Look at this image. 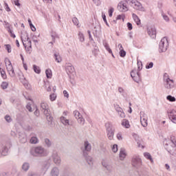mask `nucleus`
<instances>
[{
	"mask_svg": "<svg viewBox=\"0 0 176 176\" xmlns=\"http://www.w3.org/2000/svg\"><path fill=\"white\" fill-rule=\"evenodd\" d=\"M165 148L168 152L173 155V156H175L176 155V139L175 137H170V140H165L164 142Z\"/></svg>",
	"mask_w": 176,
	"mask_h": 176,
	"instance_id": "1",
	"label": "nucleus"
},
{
	"mask_svg": "<svg viewBox=\"0 0 176 176\" xmlns=\"http://www.w3.org/2000/svg\"><path fill=\"white\" fill-rule=\"evenodd\" d=\"M30 153L32 156H35L36 157H45V156L49 155L47 150L42 146L35 147L31 150Z\"/></svg>",
	"mask_w": 176,
	"mask_h": 176,
	"instance_id": "2",
	"label": "nucleus"
},
{
	"mask_svg": "<svg viewBox=\"0 0 176 176\" xmlns=\"http://www.w3.org/2000/svg\"><path fill=\"white\" fill-rule=\"evenodd\" d=\"M125 2L132 6L135 10H139V12H145V8L142 6V4L138 0H125Z\"/></svg>",
	"mask_w": 176,
	"mask_h": 176,
	"instance_id": "3",
	"label": "nucleus"
},
{
	"mask_svg": "<svg viewBox=\"0 0 176 176\" xmlns=\"http://www.w3.org/2000/svg\"><path fill=\"white\" fill-rule=\"evenodd\" d=\"M106 129V133L109 140H113V135H115V128L111 122H107L104 124Z\"/></svg>",
	"mask_w": 176,
	"mask_h": 176,
	"instance_id": "4",
	"label": "nucleus"
},
{
	"mask_svg": "<svg viewBox=\"0 0 176 176\" xmlns=\"http://www.w3.org/2000/svg\"><path fill=\"white\" fill-rule=\"evenodd\" d=\"M164 82L166 89H173L174 87V80L170 79V76L167 73L164 74Z\"/></svg>",
	"mask_w": 176,
	"mask_h": 176,
	"instance_id": "5",
	"label": "nucleus"
},
{
	"mask_svg": "<svg viewBox=\"0 0 176 176\" xmlns=\"http://www.w3.org/2000/svg\"><path fill=\"white\" fill-rule=\"evenodd\" d=\"M5 63H6L7 71L8 72V75H10L11 78H14L16 76V73L14 72V69H13L12 63L8 58H6Z\"/></svg>",
	"mask_w": 176,
	"mask_h": 176,
	"instance_id": "6",
	"label": "nucleus"
},
{
	"mask_svg": "<svg viewBox=\"0 0 176 176\" xmlns=\"http://www.w3.org/2000/svg\"><path fill=\"white\" fill-rule=\"evenodd\" d=\"M41 109L43 112L44 115L49 118L50 120H52V118L50 116V110L49 109V104L46 102H41Z\"/></svg>",
	"mask_w": 176,
	"mask_h": 176,
	"instance_id": "7",
	"label": "nucleus"
},
{
	"mask_svg": "<svg viewBox=\"0 0 176 176\" xmlns=\"http://www.w3.org/2000/svg\"><path fill=\"white\" fill-rule=\"evenodd\" d=\"M131 164L135 168H140L142 166V160L140 158V156L135 155L132 157Z\"/></svg>",
	"mask_w": 176,
	"mask_h": 176,
	"instance_id": "8",
	"label": "nucleus"
},
{
	"mask_svg": "<svg viewBox=\"0 0 176 176\" xmlns=\"http://www.w3.org/2000/svg\"><path fill=\"white\" fill-rule=\"evenodd\" d=\"M159 47L161 53L166 52L167 47H168V40H167V38L164 37L161 39Z\"/></svg>",
	"mask_w": 176,
	"mask_h": 176,
	"instance_id": "9",
	"label": "nucleus"
},
{
	"mask_svg": "<svg viewBox=\"0 0 176 176\" xmlns=\"http://www.w3.org/2000/svg\"><path fill=\"white\" fill-rule=\"evenodd\" d=\"M102 166L104 168L107 173H112L113 170V166L112 164H111V162H109V160L107 159H103L102 160Z\"/></svg>",
	"mask_w": 176,
	"mask_h": 176,
	"instance_id": "10",
	"label": "nucleus"
},
{
	"mask_svg": "<svg viewBox=\"0 0 176 176\" xmlns=\"http://www.w3.org/2000/svg\"><path fill=\"white\" fill-rule=\"evenodd\" d=\"M140 122L143 127L148 126V116L144 111L140 112Z\"/></svg>",
	"mask_w": 176,
	"mask_h": 176,
	"instance_id": "11",
	"label": "nucleus"
},
{
	"mask_svg": "<svg viewBox=\"0 0 176 176\" xmlns=\"http://www.w3.org/2000/svg\"><path fill=\"white\" fill-rule=\"evenodd\" d=\"M52 160L56 166L61 164V157L58 155V152L54 151L52 155Z\"/></svg>",
	"mask_w": 176,
	"mask_h": 176,
	"instance_id": "12",
	"label": "nucleus"
},
{
	"mask_svg": "<svg viewBox=\"0 0 176 176\" xmlns=\"http://www.w3.org/2000/svg\"><path fill=\"white\" fill-rule=\"evenodd\" d=\"M65 69L67 75H72V74L75 72V67H74L72 63H67L65 65Z\"/></svg>",
	"mask_w": 176,
	"mask_h": 176,
	"instance_id": "13",
	"label": "nucleus"
},
{
	"mask_svg": "<svg viewBox=\"0 0 176 176\" xmlns=\"http://www.w3.org/2000/svg\"><path fill=\"white\" fill-rule=\"evenodd\" d=\"M8 153H9V148H8L6 144H0V154L1 156H8Z\"/></svg>",
	"mask_w": 176,
	"mask_h": 176,
	"instance_id": "14",
	"label": "nucleus"
},
{
	"mask_svg": "<svg viewBox=\"0 0 176 176\" xmlns=\"http://www.w3.org/2000/svg\"><path fill=\"white\" fill-rule=\"evenodd\" d=\"M81 149L83 152L84 156H86V155H87V153L86 152H90V151H91V144H90L89 142L86 141L84 143V146L82 147Z\"/></svg>",
	"mask_w": 176,
	"mask_h": 176,
	"instance_id": "15",
	"label": "nucleus"
},
{
	"mask_svg": "<svg viewBox=\"0 0 176 176\" xmlns=\"http://www.w3.org/2000/svg\"><path fill=\"white\" fill-rule=\"evenodd\" d=\"M147 33L149 35V36H151V38H156V28H155V27H147Z\"/></svg>",
	"mask_w": 176,
	"mask_h": 176,
	"instance_id": "16",
	"label": "nucleus"
},
{
	"mask_svg": "<svg viewBox=\"0 0 176 176\" xmlns=\"http://www.w3.org/2000/svg\"><path fill=\"white\" fill-rule=\"evenodd\" d=\"M21 41L25 49H27L28 46H32L31 40L30 39V37L28 36V35H27L25 38L24 37H21Z\"/></svg>",
	"mask_w": 176,
	"mask_h": 176,
	"instance_id": "17",
	"label": "nucleus"
},
{
	"mask_svg": "<svg viewBox=\"0 0 176 176\" xmlns=\"http://www.w3.org/2000/svg\"><path fill=\"white\" fill-rule=\"evenodd\" d=\"M168 118L173 123L176 124V110H170L168 112Z\"/></svg>",
	"mask_w": 176,
	"mask_h": 176,
	"instance_id": "18",
	"label": "nucleus"
},
{
	"mask_svg": "<svg viewBox=\"0 0 176 176\" xmlns=\"http://www.w3.org/2000/svg\"><path fill=\"white\" fill-rule=\"evenodd\" d=\"M118 9L120 12H127L129 10V7H127L126 3L121 1L118 5Z\"/></svg>",
	"mask_w": 176,
	"mask_h": 176,
	"instance_id": "19",
	"label": "nucleus"
},
{
	"mask_svg": "<svg viewBox=\"0 0 176 176\" xmlns=\"http://www.w3.org/2000/svg\"><path fill=\"white\" fill-rule=\"evenodd\" d=\"M116 111L118 113L119 118H121V119H124V118H126V113H124L123 109L119 107V105L116 107Z\"/></svg>",
	"mask_w": 176,
	"mask_h": 176,
	"instance_id": "20",
	"label": "nucleus"
},
{
	"mask_svg": "<svg viewBox=\"0 0 176 176\" xmlns=\"http://www.w3.org/2000/svg\"><path fill=\"white\" fill-rule=\"evenodd\" d=\"M50 166H52V160H48L45 162L44 168L43 169H41L40 171H41V173H45V174H46V171H47V170L50 168Z\"/></svg>",
	"mask_w": 176,
	"mask_h": 176,
	"instance_id": "21",
	"label": "nucleus"
},
{
	"mask_svg": "<svg viewBox=\"0 0 176 176\" xmlns=\"http://www.w3.org/2000/svg\"><path fill=\"white\" fill-rule=\"evenodd\" d=\"M93 34L94 36L98 38V36L101 35V26H100L99 25L95 26L93 29Z\"/></svg>",
	"mask_w": 176,
	"mask_h": 176,
	"instance_id": "22",
	"label": "nucleus"
},
{
	"mask_svg": "<svg viewBox=\"0 0 176 176\" xmlns=\"http://www.w3.org/2000/svg\"><path fill=\"white\" fill-rule=\"evenodd\" d=\"M45 175V172H42V170H39L36 172L31 171L28 172L27 176H43Z\"/></svg>",
	"mask_w": 176,
	"mask_h": 176,
	"instance_id": "23",
	"label": "nucleus"
},
{
	"mask_svg": "<svg viewBox=\"0 0 176 176\" xmlns=\"http://www.w3.org/2000/svg\"><path fill=\"white\" fill-rule=\"evenodd\" d=\"M19 139L22 144H25V142H27V135L25 134V133H19Z\"/></svg>",
	"mask_w": 176,
	"mask_h": 176,
	"instance_id": "24",
	"label": "nucleus"
},
{
	"mask_svg": "<svg viewBox=\"0 0 176 176\" xmlns=\"http://www.w3.org/2000/svg\"><path fill=\"white\" fill-rule=\"evenodd\" d=\"M50 175L51 176H58L60 175V169L58 167L54 166L51 169L50 171Z\"/></svg>",
	"mask_w": 176,
	"mask_h": 176,
	"instance_id": "25",
	"label": "nucleus"
},
{
	"mask_svg": "<svg viewBox=\"0 0 176 176\" xmlns=\"http://www.w3.org/2000/svg\"><path fill=\"white\" fill-rule=\"evenodd\" d=\"M85 157V160L87 163L89 164V167H93V164H94V161L93 160V157L91 156L87 155V154H85L84 155Z\"/></svg>",
	"mask_w": 176,
	"mask_h": 176,
	"instance_id": "26",
	"label": "nucleus"
},
{
	"mask_svg": "<svg viewBox=\"0 0 176 176\" xmlns=\"http://www.w3.org/2000/svg\"><path fill=\"white\" fill-rule=\"evenodd\" d=\"M126 156H127V153L126 152V149L121 148L120 150V154H119L120 160L122 161L124 160V159H126Z\"/></svg>",
	"mask_w": 176,
	"mask_h": 176,
	"instance_id": "27",
	"label": "nucleus"
},
{
	"mask_svg": "<svg viewBox=\"0 0 176 176\" xmlns=\"http://www.w3.org/2000/svg\"><path fill=\"white\" fill-rule=\"evenodd\" d=\"M131 78H133L135 82H137V79L135 78L136 76H138V78H140V73L137 72V70H132L131 72Z\"/></svg>",
	"mask_w": 176,
	"mask_h": 176,
	"instance_id": "28",
	"label": "nucleus"
},
{
	"mask_svg": "<svg viewBox=\"0 0 176 176\" xmlns=\"http://www.w3.org/2000/svg\"><path fill=\"white\" fill-rule=\"evenodd\" d=\"M60 119L61 123L63 124L64 126H69V120L67 119L64 116H61Z\"/></svg>",
	"mask_w": 176,
	"mask_h": 176,
	"instance_id": "29",
	"label": "nucleus"
},
{
	"mask_svg": "<svg viewBox=\"0 0 176 176\" xmlns=\"http://www.w3.org/2000/svg\"><path fill=\"white\" fill-rule=\"evenodd\" d=\"M132 17L135 21V23L137 24V25H141V20L138 17V16L135 14H132Z\"/></svg>",
	"mask_w": 176,
	"mask_h": 176,
	"instance_id": "30",
	"label": "nucleus"
},
{
	"mask_svg": "<svg viewBox=\"0 0 176 176\" xmlns=\"http://www.w3.org/2000/svg\"><path fill=\"white\" fill-rule=\"evenodd\" d=\"M54 58H55V61L56 63H61V61H63V58H61V56H60L59 53H55L54 54Z\"/></svg>",
	"mask_w": 176,
	"mask_h": 176,
	"instance_id": "31",
	"label": "nucleus"
},
{
	"mask_svg": "<svg viewBox=\"0 0 176 176\" xmlns=\"http://www.w3.org/2000/svg\"><path fill=\"white\" fill-rule=\"evenodd\" d=\"M122 125L125 127L126 129L130 128V123L129 122V120L124 119L122 122Z\"/></svg>",
	"mask_w": 176,
	"mask_h": 176,
	"instance_id": "32",
	"label": "nucleus"
},
{
	"mask_svg": "<svg viewBox=\"0 0 176 176\" xmlns=\"http://www.w3.org/2000/svg\"><path fill=\"white\" fill-rule=\"evenodd\" d=\"M22 170H23V171L30 170V164L28 162L23 163L22 165Z\"/></svg>",
	"mask_w": 176,
	"mask_h": 176,
	"instance_id": "33",
	"label": "nucleus"
},
{
	"mask_svg": "<svg viewBox=\"0 0 176 176\" xmlns=\"http://www.w3.org/2000/svg\"><path fill=\"white\" fill-rule=\"evenodd\" d=\"M144 157H146V159H148V160H150L151 163H153V159H152V156L151 155V153H144Z\"/></svg>",
	"mask_w": 176,
	"mask_h": 176,
	"instance_id": "34",
	"label": "nucleus"
},
{
	"mask_svg": "<svg viewBox=\"0 0 176 176\" xmlns=\"http://www.w3.org/2000/svg\"><path fill=\"white\" fill-rule=\"evenodd\" d=\"M44 144L47 146V148H50L52 146V142L48 138H45L44 140Z\"/></svg>",
	"mask_w": 176,
	"mask_h": 176,
	"instance_id": "35",
	"label": "nucleus"
},
{
	"mask_svg": "<svg viewBox=\"0 0 176 176\" xmlns=\"http://www.w3.org/2000/svg\"><path fill=\"white\" fill-rule=\"evenodd\" d=\"M0 176H14L12 172H0Z\"/></svg>",
	"mask_w": 176,
	"mask_h": 176,
	"instance_id": "36",
	"label": "nucleus"
},
{
	"mask_svg": "<svg viewBox=\"0 0 176 176\" xmlns=\"http://www.w3.org/2000/svg\"><path fill=\"white\" fill-rule=\"evenodd\" d=\"M78 35L80 42H85V35L83 34V33L79 32Z\"/></svg>",
	"mask_w": 176,
	"mask_h": 176,
	"instance_id": "37",
	"label": "nucleus"
},
{
	"mask_svg": "<svg viewBox=\"0 0 176 176\" xmlns=\"http://www.w3.org/2000/svg\"><path fill=\"white\" fill-rule=\"evenodd\" d=\"M38 140L36 136H33L30 139V144H38Z\"/></svg>",
	"mask_w": 176,
	"mask_h": 176,
	"instance_id": "38",
	"label": "nucleus"
},
{
	"mask_svg": "<svg viewBox=\"0 0 176 176\" xmlns=\"http://www.w3.org/2000/svg\"><path fill=\"white\" fill-rule=\"evenodd\" d=\"M4 119L6 122H7V123H12V122L13 121V119H12V117H10V116L9 115H6Z\"/></svg>",
	"mask_w": 176,
	"mask_h": 176,
	"instance_id": "39",
	"label": "nucleus"
},
{
	"mask_svg": "<svg viewBox=\"0 0 176 176\" xmlns=\"http://www.w3.org/2000/svg\"><path fill=\"white\" fill-rule=\"evenodd\" d=\"M33 69L36 74H41V67L36 65H33Z\"/></svg>",
	"mask_w": 176,
	"mask_h": 176,
	"instance_id": "40",
	"label": "nucleus"
},
{
	"mask_svg": "<svg viewBox=\"0 0 176 176\" xmlns=\"http://www.w3.org/2000/svg\"><path fill=\"white\" fill-rule=\"evenodd\" d=\"M8 86H9V83L7 82H3L1 85V89H3V90H6V89H8Z\"/></svg>",
	"mask_w": 176,
	"mask_h": 176,
	"instance_id": "41",
	"label": "nucleus"
},
{
	"mask_svg": "<svg viewBox=\"0 0 176 176\" xmlns=\"http://www.w3.org/2000/svg\"><path fill=\"white\" fill-rule=\"evenodd\" d=\"M166 100H168V101H170V102H175V101L176 100L175 97L172 96L171 95H169L166 97Z\"/></svg>",
	"mask_w": 176,
	"mask_h": 176,
	"instance_id": "42",
	"label": "nucleus"
},
{
	"mask_svg": "<svg viewBox=\"0 0 176 176\" xmlns=\"http://www.w3.org/2000/svg\"><path fill=\"white\" fill-rule=\"evenodd\" d=\"M45 86L47 91H52V87H50V82H45Z\"/></svg>",
	"mask_w": 176,
	"mask_h": 176,
	"instance_id": "43",
	"label": "nucleus"
},
{
	"mask_svg": "<svg viewBox=\"0 0 176 176\" xmlns=\"http://www.w3.org/2000/svg\"><path fill=\"white\" fill-rule=\"evenodd\" d=\"M77 120H78V122L79 123V124H82V125L85 124V118H83L82 117V116H80V117H79L77 119Z\"/></svg>",
	"mask_w": 176,
	"mask_h": 176,
	"instance_id": "44",
	"label": "nucleus"
},
{
	"mask_svg": "<svg viewBox=\"0 0 176 176\" xmlns=\"http://www.w3.org/2000/svg\"><path fill=\"white\" fill-rule=\"evenodd\" d=\"M116 137H117V139L118 140V141L123 140V134L122 133V132L118 133L116 135Z\"/></svg>",
	"mask_w": 176,
	"mask_h": 176,
	"instance_id": "45",
	"label": "nucleus"
},
{
	"mask_svg": "<svg viewBox=\"0 0 176 176\" xmlns=\"http://www.w3.org/2000/svg\"><path fill=\"white\" fill-rule=\"evenodd\" d=\"M56 98H57V95L56 94H52L50 95V101H56Z\"/></svg>",
	"mask_w": 176,
	"mask_h": 176,
	"instance_id": "46",
	"label": "nucleus"
},
{
	"mask_svg": "<svg viewBox=\"0 0 176 176\" xmlns=\"http://www.w3.org/2000/svg\"><path fill=\"white\" fill-rule=\"evenodd\" d=\"M6 50H7L8 53H12V46L9 44L5 45Z\"/></svg>",
	"mask_w": 176,
	"mask_h": 176,
	"instance_id": "47",
	"label": "nucleus"
},
{
	"mask_svg": "<svg viewBox=\"0 0 176 176\" xmlns=\"http://www.w3.org/2000/svg\"><path fill=\"white\" fill-rule=\"evenodd\" d=\"M74 115L76 119H79V118H80V116H82V115H80V113H79V111H74Z\"/></svg>",
	"mask_w": 176,
	"mask_h": 176,
	"instance_id": "48",
	"label": "nucleus"
},
{
	"mask_svg": "<svg viewBox=\"0 0 176 176\" xmlns=\"http://www.w3.org/2000/svg\"><path fill=\"white\" fill-rule=\"evenodd\" d=\"M45 74L47 78H52V70L46 69Z\"/></svg>",
	"mask_w": 176,
	"mask_h": 176,
	"instance_id": "49",
	"label": "nucleus"
},
{
	"mask_svg": "<svg viewBox=\"0 0 176 176\" xmlns=\"http://www.w3.org/2000/svg\"><path fill=\"white\" fill-rule=\"evenodd\" d=\"M0 74H1L3 79H6V78H7L6 73L4 72L3 69H0Z\"/></svg>",
	"mask_w": 176,
	"mask_h": 176,
	"instance_id": "50",
	"label": "nucleus"
},
{
	"mask_svg": "<svg viewBox=\"0 0 176 176\" xmlns=\"http://www.w3.org/2000/svg\"><path fill=\"white\" fill-rule=\"evenodd\" d=\"M137 64H138V71H141V69H142V62H141V60H138Z\"/></svg>",
	"mask_w": 176,
	"mask_h": 176,
	"instance_id": "51",
	"label": "nucleus"
},
{
	"mask_svg": "<svg viewBox=\"0 0 176 176\" xmlns=\"http://www.w3.org/2000/svg\"><path fill=\"white\" fill-rule=\"evenodd\" d=\"M111 151L114 153H116L118 152V144H113L111 147Z\"/></svg>",
	"mask_w": 176,
	"mask_h": 176,
	"instance_id": "52",
	"label": "nucleus"
},
{
	"mask_svg": "<svg viewBox=\"0 0 176 176\" xmlns=\"http://www.w3.org/2000/svg\"><path fill=\"white\" fill-rule=\"evenodd\" d=\"M162 16L164 20H165V21H166L167 23H168L170 21V18H168V16H167L164 13H162Z\"/></svg>",
	"mask_w": 176,
	"mask_h": 176,
	"instance_id": "53",
	"label": "nucleus"
},
{
	"mask_svg": "<svg viewBox=\"0 0 176 176\" xmlns=\"http://www.w3.org/2000/svg\"><path fill=\"white\" fill-rule=\"evenodd\" d=\"M72 22L74 23V25H79V20H78V18L74 17L72 19Z\"/></svg>",
	"mask_w": 176,
	"mask_h": 176,
	"instance_id": "54",
	"label": "nucleus"
},
{
	"mask_svg": "<svg viewBox=\"0 0 176 176\" xmlns=\"http://www.w3.org/2000/svg\"><path fill=\"white\" fill-rule=\"evenodd\" d=\"M118 93H120L122 96H124V89L122 87H118Z\"/></svg>",
	"mask_w": 176,
	"mask_h": 176,
	"instance_id": "55",
	"label": "nucleus"
},
{
	"mask_svg": "<svg viewBox=\"0 0 176 176\" xmlns=\"http://www.w3.org/2000/svg\"><path fill=\"white\" fill-rule=\"evenodd\" d=\"M8 32L9 34H10L12 38H16V35L13 34V31L10 29V28H8Z\"/></svg>",
	"mask_w": 176,
	"mask_h": 176,
	"instance_id": "56",
	"label": "nucleus"
},
{
	"mask_svg": "<svg viewBox=\"0 0 176 176\" xmlns=\"http://www.w3.org/2000/svg\"><path fill=\"white\" fill-rule=\"evenodd\" d=\"M120 57H125L126 52L124 50H121V51H120Z\"/></svg>",
	"mask_w": 176,
	"mask_h": 176,
	"instance_id": "57",
	"label": "nucleus"
},
{
	"mask_svg": "<svg viewBox=\"0 0 176 176\" xmlns=\"http://www.w3.org/2000/svg\"><path fill=\"white\" fill-rule=\"evenodd\" d=\"M113 11H114L113 8H111L109 10V17H112V14H113Z\"/></svg>",
	"mask_w": 176,
	"mask_h": 176,
	"instance_id": "58",
	"label": "nucleus"
},
{
	"mask_svg": "<svg viewBox=\"0 0 176 176\" xmlns=\"http://www.w3.org/2000/svg\"><path fill=\"white\" fill-rule=\"evenodd\" d=\"M137 144L138 148H142V149H144V145H142L140 140H137Z\"/></svg>",
	"mask_w": 176,
	"mask_h": 176,
	"instance_id": "59",
	"label": "nucleus"
},
{
	"mask_svg": "<svg viewBox=\"0 0 176 176\" xmlns=\"http://www.w3.org/2000/svg\"><path fill=\"white\" fill-rule=\"evenodd\" d=\"M103 46H104L106 50L109 48V45L106 41H103Z\"/></svg>",
	"mask_w": 176,
	"mask_h": 176,
	"instance_id": "60",
	"label": "nucleus"
},
{
	"mask_svg": "<svg viewBox=\"0 0 176 176\" xmlns=\"http://www.w3.org/2000/svg\"><path fill=\"white\" fill-rule=\"evenodd\" d=\"M153 63H152V62L150 63L148 65H146V69H149L151 68H153Z\"/></svg>",
	"mask_w": 176,
	"mask_h": 176,
	"instance_id": "61",
	"label": "nucleus"
},
{
	"mask_svg": "<svg viewBox=\"0 0 176 176\" xmlns=\"http://www.w3.org/2000/svg\"><path fill=\"white\" fill-rule=\"evenodd\" d=\"M25 49H26V52H28V53H31V52L32 50V45L28 46Z\"/></svg>",
	"mask_w": 176,
	"mask_h": 176,
	"instance_id": "62",
	"label": "nucleus"
},
{
	"mask_svg": "<svg viewBox=\"0 0 176 176\" xmlns=\"http://www.w3.org/2000/svg\"><path fill=\"white\" fill-rule=\"evenodd\" d=\"M127 27L129 31H131V30H133V24H131V23H127Z\"/></svg>",
	"mask_w": 176,
	"mask_h": 176,
	"instance_id": "63",
	"label": "nucleus"
},
{
	"mask_svg": "<svg viewBox=\"0 0 176 176\" xmlns=\"http://www.w3.org/2000/svg\"><path fill=\"white\" fill-rule=\"evenodd\" d=\"M14 5H15L16 6H18L19 8H20V6H21V4H20V2H19V0H15V1H14Z\"/></svg>",
	"mask_w": 176,
	"mask_h": 176,
	"instance_id": "64",
	"label": "nucleus"
}]
</instances>
